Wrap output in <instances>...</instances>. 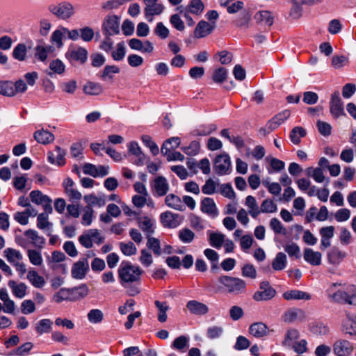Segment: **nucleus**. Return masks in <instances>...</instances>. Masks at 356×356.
<instances>
[{"mask_svg": "<svg viewBox=\"0 0 356 356\" xmlns=\"http://www.w3.org/2000/svg\"><path fill=\"white\" fill-rule=\"evenodd\" d=\"M353 350V345L347 340H337L333 345V351L337 356H348Z\"/></svg>", "mask_w": 356, "mask_h": 356, "instance_id": "obj_12", "label": "nucleus"}, {"mask_svg": "<svg viewBox=\"0 0 356 356\" xmlns=\"http://www.w3.org/2000/svg\"><path fill=\"white\" fill-rule=\"evenodd\" d=\"M0 300L3 302V311L6 313L13 314L15 310V305L9 297L5 289H0Z\"/></svg>", "mask_w": 356, "mask_h": 356, "instance_id": "obj_27", "label": "nucleus"}, {"mask_svg": "<svg viewBox=\"0 0 356 356\" xmlns=\"http://www.w3.org/2000/svg\"><path fill=\"white\" fill-rule=\"evenodd\" d=\"M51 325L52 322L49 319L40 320L35 326V330L40 334L49 332L51 329Z\"/></svg>", "mask_w": 356, "mask_h": 356, "instance_id": "obj_63", "label": "nucleus"}, {"mask_svg": "<svg viewBox=\"0 0 356 356\" xmlns=\"http://www.w3.org/2000/svg\"><path fill=\"white\" fill-rule=\"evenodd\" d=\"M282 319L286 323L302 322L306 319V314L301 309L292 308L284 314Z\"/></svg>", "mask_w": 356, "mask_h": 356, "instance_id": "obj_13", "label": "nucleus"}, {"mask_svg": "<svg viewBox=\"0 0 356 356\" xmlns=\"http://www.w3.org/2000/svg\"><path fill=\"white\" fill-rule=\"evenodd\" d=\"M53 224L49 221V217L47 213H40L38 216L37 227L40 229L51 231Z\"/></svg>", "mask_w": 356, "mask_h": 356, "instance_id": "obj_48", "label": "nucleus"}, {"mask_svg": "<svg viewBox=\"0 0 356 356\" xmlns=\"http://www.w3.org/2000/svg\"><path fill=\"white\" fill-rule=\"evenodd\" d=\"M178 236L181 242L190 243L194 240L195 234L191 229L184 228L179 230Z\"/></svg>", "mask_w": 356, "mask_h": 356, "instance_id": "obj_53", "label": "nucleus"}, {"mask_svg": "<svg viewBox=\"0 0 356 356\" xmlns=\"http://www.w3.org/2000/svg\"><path fill=\"white\" fill-rule=\"evenodd\" d=\"M227 292L232 295H239L245 292L246 283L244 280L234 277L222 275L218 279Z\"/></svg>", "mask_w": 356, "mask_h": 356, "instance_id": "obj_2", "label": "nucleus"}, {"mask_svg": "<svg viewBox=\"0 0 356 356\" xmlns=\"http://www.w3.org/2000/svg\"><path fill=\"white\" fill-rule=\"evenodd\" d=\"M138 227L145 233L146 236L154 232L153 223L148 217H143L138 220Z\"/></svg>", "mask_w": 356, "mask_h": 356, "instance_id": "obj_49", "label": "nucleus"}, {"mask_svg": "<svg viewBox=\"0 0 356 356\" xmlns=\"http://www.w3.org/2000/svg\"><path fill=\"white\" fill-rule=\"evenodd\" d=\"M181 139L179 137H172L163 143L161 146V152L166 156L168 161L184 160V156L179 152H172L171 149H175L180 145Z\"/></svg>", "mask_w": 356, "mask_h": 356, "instance_id": "obj_3", "label": "nucleus"}, {"mask_svg": "<svg viewBox=\"0 0 356 356\" xmlns=\"http://www.w3.org/2000/svg\"><path fill=\"white\" fill-rule=\"evenodd\" d=\"M215 24H211L206 21L201 20L197 24L194 30V38H202L209 35L214 29Z\"/></svg>", "mask_w": 356, "mask_h": 356, "instance_id": "obj_16", "label": "nucleus"}, {"mask_svg": "<svg viewBox=\"0 0 356 356\" xmlns=\"http://www.w3.org/2000/svg\"><path fill=\"white\" fill-rule=\"evenodd\" d=\"M83 92L88 95H99L103 92L102 86L97 83L88 82L83 86Z\"/></svg>", "mask_w": 356, "mask_h": 356, "instance_id": "obj_42", "label": "nucleus"}, {"mask_svg": "<svg viewBox=\"0 0 356 356\" xmlns=\"http://www.w3.org/2000/svg\"><path fill=\"white\" fill-rule=\"evenodd\" d=\"M119 245L121 252L126 256H132L137 252V248L131 241L127 243L121 242Z\"/></svg>", "mask_w": 356, "mask_h": 356, "instance_id": "obj_56", "label": "nucleus"}, {"mask_svg": "<svg viewBox=\"0 0 356 356\" xmlns=\"http://www.w3.org/2000/svg\"><path fill=\"white\" fill-rule=\"evenodd\" d=\"M8 286L11 289L13 295L18 298L22 299L26 294L27 286L24 283H17L14 280H10Z\"/></svg>", "mask_w": 356, "mask_h": 356, "instance_id": "obj_29", "label": "nucleus"}, {"mask_svg": "<svg viewBox=\"0 0 356 356\" xmlns=\"http://www.w3.org/2000/svg\"><path fill=\"white\" fill-rule=\"evenodd\" d=\"M127 147L129 152L137 158L134 161V163L137 165H143L145 164L146 157L145 155L143 153L138 143L131 141L129 143Z\"/></svg>", "mask_w": 356, "mask_h": 356, "instance_id": "obj_20", "label": "nucleus"}, {"mask_svg": "<svg viewBox=\"0 0 356 356\" xmlns=\"http://www.w3.org/2000/svg\"><path fill=\"white\" fill-rule=\"evenodd\" d=\"M204 8V3L201 0H191L185 10L186 12L198 15L203 12Z\"/></svg>", "mask_w": 356, "mask_h": 356, "instance_id": "obj_43", "label": "nucleus"}, {"mask_svg": "<svg viewBox=\"0 0 356 356\" xmlns=\"http://www.w3.org/2000/svg\"><path fill=\"white\" fill-rule=\"evenodd\" d=\"M158 1L159 0H143L145 6L144 13L148 22H152L154 15H161L165 9L164 6Z\"/></svg>", "mask_w": 356, "mask_h": 356, "instance_id": "obj_8", "label": "nucleus"}, {"mask_svg": "<svg viewBox=\"0 0 356 356\" xmlns=\"http://www.w3.org/2000/svg\"><path fill=\"white\" fill-rule=\"evenodd\" d=\"M27 256L31 264L34 266H41L43 263L41 252L38 250H28Z\"/></svg>", "mask_w": 356, "mask_h": 356, "instance_id": "obj_47", "label": "nucleus"}, {"mask_svg": "<svg viewBox=\"0 0 356 356\" xmlns=\"http://www.w3.org/2000/svg\"><path fill=\"white\" fill-rule=\"evenodd\" d=\"M147 248H149L150 250H152L156 255L159 256L161 254V250L159 240L156 238L151 237L150 235L147 236Z\"/></svg>", "mask_w": 356, "mask_h": 356, "instance_id": "obj_59", "label": "nucleus"}, {"mask_svg": "<svg viewBox=\"0 0 356 356\" xmlns=\"http://www.w3.org/2000/svg\"><path fill=\"white\" fill-rule=\"evenodd\" d=\"M304 259L313 266H318L321 263V254L310 248L304 250Z\"/></svg>", "mask_w": 356, "mask_h": 356, "instance_id": "obj_30", "label": "nucleus"}, {"mask_svg": "<svg viewBox=\"0 0 356 356\" xmlns=\"http://www.w3.org/2000/svg\"><path fill=\"white\" fill-rule=\"evenodd\" d=\"M245 204L248 209V213L252 218H256L261 213L260 208L258 206L256 199L253 196H247Z\"/></svg>", "mask_w": 356, "mask_h": 356, "instance_id": "obj_31", "label": "nucleus"}, {"mask_svg": "<svg viewBox=\"0 0 356 356\" xmlns=\"http://www.w3.org/2000/svg\"><path fill=\"white\" fill-rule=\"evenodd\" d=\"M71 301H76L86 298L89 293V288L86 284L69 289Z\"/></svg>", "mask_w": 356, "mask_h": 356, "instance_id": "obj_22", "label": "nucleus"}, {"mask_svg": "<svg viewBox=\"0 0 356 356\" xmlns=\"http://www.w3.org/2000/svg\"><path fill=\"white\" fill-rule=\"evenodd\" d=\"M179 215L173 213L171 211H165L162 213L160 216V219L162 225L165 227L175 228L179 225L178 220Z\"/></svg>", "mask_w": 356, "mask_h": 356, "instance_id": "obj_18", "label": "nucleus"}, {"mask_svg": "<svg viewBox=\"0 0 356 356\" xmlns=\"http://www.w3.org/2000/svg\"><path fill=\"white\" fill-rule=\"evenodd\" d=\"M225 235L220 232H210L209 243L212 247L219 249L225 242Z\"/></svg>", "mask_w": 356, "mask_h": 356, "instance_id": "obj_45", "label": "nucleus"}, {"mask_svg": "<svg viewBox=\"0 0 356 356\" xmlns=\"http://www.w3.org/2000/svg\"><path fill=\"white\" fill-rule=\"evenodd\" d=\"M48 10L59 19L67 20L75 13L73 5L68 1H62L58 4H51Z\"/></svg>", "mask_w": 356, "mask_h": 356, "instance_id": "obj_4", "label": "nucleus"}, {"mask_svg": "<svg viewBox=\"0 0 356 356\" xmlns=\"http://www.w3.org/2000/svg\"><path fill=\"white\" fill-rule=\"evenodd\" d=\"M66 152L59 146H56L53 152L48 153V161L52 164L58 166L65 165Z\"/></svg>", "mask_w": 356, "mask_h": 356, "instance_id": "obj_15", "label": "nucleus"}, {"mask_svg": "<svg viewBox=\"0 0 356 356\" xmlns=\"http://www.w3.org/2000/svg\"><path fill=\"white\" fill-rule=\"evenodd\" d=\"M342 329L346 334L356 335V316L353 318L347 315V319L343 322Z\"/></svg>", "mask_w": 356, "mask_h": 356, "instance_id": "obj_38", "label": "nucleus"}, {"mask_svg": "<svg viewBox=\"0 0 356 356\" xmlns=\"http://www.w3.org/2000/svg\"><path fill=\"white\" fill-rule=\"evenodd\" d=\"M24 236L27 237L31 243L35 248L40 249L43 248L45 239L40 236L37 231L29 229L24 232Z\"/></svg>", "mask_w": 356, "mask_h": 356, "instance_id": "obj_26", "label": "nucleus"}, {"mask_svg": "<svg viewBox=\"0 0 356 356\" xmlns=\"http://www.w3.org/2000/svg\"><path fill=\"white\" fill-rule=\"evenodd\" d=\"M287 263L286 256L283 252H278L272 263V267L275 270L284 269Z\"/></svg>", "mask_w": 356, "mask_h": 356, "instance_id": "obj_44", "label": "nucleus"}, {"mask_svg": "<svg viewBox=\"0 0 356 356\" xmlns=\"http://www.w3.org/2000/svg\"><path fill=\"white\" fill-rule=\"evenodd\" d=\"M102 31L106 36L120 33V18L115 15H107L102 22Z\"/></svg>", "mask_w": 356, "mask_h": 356, "instance_id": "obj_7", "label": "nucleus"}, {"mask_svg": "<svg viewBox=\"0 0 356 356\" xmlns=\"http://www.w3.org/2000/svg\"><path fill=\"white\" fill-rule=\"evenodd\" d=\"M27 49L24 44H18L13 49V56L19 61H24L26 58Z\"/></svg>", "mask_w": 356, "mask_h": 356, "instance_id": "obj_54", "label": "nucleus"}, {"mask_svg": "<svg viewBox=\"0 0 356 356\" xmlns=\"http://www.w3.org/2000/svg\"><path fill=\"white\" fill-rule=\"evenodd\" d=\"M15 88L14 83L9 81H0V95L6 97H13Z\"/></svg>", "mask_w": 356, "mask_h": 356, "instance_id": "obj_50", "label": "nucleus"}, {"mask_svg": "<svg viewBox=\"0 0 356 356\" xmlns=\"http://www.w3.org/2000/svg\"><path fill=\"white\" fill-rule=\"evenodd\" d=\"M3 254L7 260L13 266L19 262L23 258L21 252L13 248H6L3 251Z\"/></svg>", "mask_w": 356, "mask_h": 356, "instance_id": "obj_37", "label": "nucleus"}, {"mask_svg": "<svg viewBox=\"0 0 356 356\" xmlns=\"http://www.w3.org/2000/svg\"><path fill=\"white\" fill-rule=\"evenodd\" d=\"M283 297L286 300L311 299V296L309 293L299 290H291L286 291L284 293Z\"/></svg>", "mask_w": 356, "mask_h": 356, "instance_id": "obj_33", "label": "nucleus"}, {"mask_svg": "<svg viewBox=\"0 0 356 356\" xmlns=\"http://www.w3.org/2000/svg\"><path fill=\"white\" fill-rule=\"evenodd\" d=\"M224 332V329L222 326L218 325H210L207 329L206 336L211 340L220 339Z\"/></svg>", "mask_w": 356, "mask_h": 356, "instance_id": "obj_40", "label": "nucleus"}, {"mask_svg": "<svg viewBox=\"0 0 356 356\" xmlns=\"http://www.w3.org/2000/svg\"><path fill=\"white\" fill-rule=\"evenodd\" d=\"M204 254L205 257L211 262V269H217L219 258L218 254L215 250L209 248L204 250Z\"/></svg>", "mask_w": 356, "mask_h": 356, "instance_id": "obj_64", "label": "nucleus"}, {"mask_svg": "<svg viewBox=\"0 0 356 356\" xmlns=\"http://www.w3.org/2000/svg\"><path fill=\"white\" fill-rule=\"evenodd\" d=\"M330 111L334 118H339L345 115L343 103L340 98L339 92L338 91L334 92L331 95Z\"/></svg>", "mask_w": 356, "mask_h": 356, "instance_id": "obj_11", "label": "nucleus"}, {"mask_svg": "<svg viewBox=\"0 0 356 356\" xmlns=\"http://www.w3.org/2000/svg\"><path fill=\"white\" fill-rule=\"evenodd\" d=\"M53 49L51 46H40L38 45L35 48V57L40 61H45L47 58L48 54Z\"/></svg>", "mask_w": 356, "mask_h": 356, "instance_id": "obj_52", "label": "nucleus"}, {"mask_svg": "<svg viewBox=\"0 0 356 356\" xmlns=\"http://www.w3.org/2000/svg\"><path fill=\"white\" fill-rule=\"evenodd\" d=\"M201 211L213 216H216L218 213L213 200L210 197H205L202 200Z\"/></svg>", "mask_w": 356, "mask_h": 356, "instance_id": "obj_28", "label": "nucleus"}, {"mask_svg": "<svg viewBox=\"0 0 356 356\" xmlns=\"http://www.w3.org/2000/svg\"><path fill=\"white\" fill-rule=\"evenodd\" d=\"M70 293L69 289L62 288L54 295L53 300L57 303H60L64 300L71 301Z\"/></svg>", "mask_w": 356, "mask_h": 356, "instance_id": "obj_62", "label": "nucleus"}, {"mask_svg": "<svg viewBox=\"0 0 356 356\" xmlns=\"http://www.w3.org/2000/svg\"><path fill=\"white\" fill-rule=\"evenodd\" d=\"M63 29L64 27L61 26L55 30L51 35V42L55 44L58 49L63 46V38L65 35Z\"/></svg>", "mask_w": 356, "mask_h": 356, "instance_id": "obj_46", "label": "nucleus"}, {"mask_svg": "<svg viewBox=\"0 0 356 356\" xmlns=\"http://www.w3.org/2000/svg\"><path fill=\"white\" fill-rule=\"evenodd\" d=\"M269 330L267 325L261 322L254 323L249 327V332L256 338H261L267 336Z\"/></svg>", "mask_w": 356, "mask_h": 356, "instance_id": "obj_23", "label": "nucleus"}, {"mask_svg": "<svg viewBox=\"0 0 356 356\" xmlns=\"http://www.w3.org/2000/svg\"><path fill=\"white\" fill-rule=\"evenodd\" d=\"M87 317L91 323L97 324L103 321L104 314L100 309H93L88 313Z\"/></svg>", "mask_w": 356, "mask_h": 356, "instance_id": "obj_57", "label": "nucleus"}, {"mask_svg": "<svg viewBox=\"0 0 356 356\" xmlns=\"http://www.w3.org/2000/svg\"><path fill=\"white\" fill-rule=\"evenodd\" d=\"M259 288L260 291L255 292L253 295V299L256 301H266L275 296L276 291L270 286L268 282H261Z\"/></svg>", "mask_w": 356, "mask_h": 356, "instance_id": "obj_10", "label": "nucleus"}, {"mask_svg": "<svg viewBox=\"0 0 356 356\" xmlns=\"http://www.w3.org/2000/svg\"><path fill=\"white\" fill-rule=\"evenodd\" d=\"M165 202L168 207L172 209L179 211H184L186 209L181 198L175 194L168 195L165 198Z\"/></svg>", "mask_w": 356, "mask_h": 356, "instance_id": "obj_25", "label": "nucleus"}, {"mask_svg": "<svg viewBox=\"0 0 356 356\" xmlns=\"http://www.w3.org/2000/svg\"><path fill=\"white\" fill-rule=\"evenodd\" d=\"M330 297L336 302L356 305V288L354 286H349L346 289L338 290Z\"/></svg>", "mask_w": 356, "mask_h": 356, "instance_id": "obj_5", "label": "nucleus"}, {"mask_svg": "<svg viewBox=\"0 0 356 356\" xmlns=\"http://www.w3.org/2000/svg\"><path fill=\"white\" fill-rule=\"evenodd\" d=\"M152 187L159 196L165 195L170 188L167 179L163 176H159L154 179Z\"/></svg>", "mask_w": 356, "mask_h": 356, "instance_id": "obj_24", "label": "nucleus"}, {"mask_svg": "<svg viewBox=\"0 0 356 356\" xmlns=\"http://www.w3.org/2000/svg\"><path fill=\"white\" fill-rule=\"evenodd\" d=\"M104 236L97 229H88L79 237V243L86 248H91L93 243L99 245L104 241Z\"/></svg>", "mask_w": 356, "mask_h": 356, "instance_id": "obj_6", "label": "nucleus"}, {"mask_svg": "<svg viewBox=\"0 0 356 356\" xmlns=\"http://www.w3.org/2000/svg\"><path fill=\"white\" fill-rule=\"evenodd\" d=\"M33 137L35 140L41 144H48L54 140V136L49 131L44 129L36 131Z\"/></svg>", "mask_w": 356, "mask_h": 356, "instance_id": "obj_32", "label": "nucleus"}, {"mask_svg": "<svg viewBox=\"0 0 356 356\" xmlns=\"http://www.w3.org/2000/svg\"><path fill=\"white\" fill-rule=\"evenodd\" d=\"M277 210V204L270 199L264 200L260 207L261 213H275Z\"/></svg>", "mask_w": 356, "mask_h": 356, "instance_id": "obj_61", "label": "nucleus"}, {"mask_svg": "<svg viewBox=\"0 0 356 356\" xmlns=\"http://www.w3.org/2000/svg\"><path fill=\"white\" fill-rule=\"evenodd\" d=\"M89 269V264L86 260L79 261L73 264L72 276L77 280H82Z\"/></svg>", "mask_w": 356, "mask_h": 356, "instance_id": "obj_17", "label": "nucleus"}, {"mask_svg": "<svg viewBox=\"0 0 356 356\" xmlns=\"http://www.w3.org/2000/svg\"><path fill=\"white\" fill-rule=\"evenodd\" d=\"M291 115V112L289 110H284L281 113L276 115L272 120L269 122L270 127L272 129H276L279 125H280L282 122H284L286 119L289 118Z\"/></svg>", "mask_w": 356, "mask_h": 356, "instance_id": "obj_41", "label": "nucleus"}, {"mask_svg": "<svg viewBox=\"0 0 356 356\" xmlns=\"http://www.w3.org/2000/svg\"><path fill=\"white\" fill-rule=\"evenodd\" d=\"M186 308L191 314L195 316H204L209 312V307L197 300H190L186 303Z\"/></svg>", "mask_w": 356, "mask_h": 356, "instance_id": "obj_14", "label": "nucleus"}, {"mask_svg": "<svg viewBox=\"0 0 356 356\" xmlns=\"http://www.w3.org/2000/svg\"><path fill=\"white\" fill-rule=\"evenodd\" d=\"M65 70V65L59 59L53 60L49 67V70H47V74L52 76L53 74H62L64 73Z\"/></svg>", "mask_w": 356, "mask_h": 356, "instance_id": "obj_36", "label": "nucleus"}, {"mask_svg": "<svg viewBox=\"0 0 356 356\" xmlns=\"http://www.w3.org/2000/svg\"><path fill=\"white\" fill-rule=\"evenodd\" d=\"M231 168L230 158L228 154L217 156L214 160L213 169L216 174L223 175L228 174Z\"/></svg>", "mask_w": 356, "mask_h": 356, "instance_id": "obj_9", "label": "nucleus"}, {"mask_svg": "<svg viewBox=\"0 0 356 356\" xmlns=\"http://www.w3.org/2000/svg\"><path fill=\"white\" fill-rule=\"evenodd\" d=\"M143 272L138 266L130 263L122 264L118 268V277L121 285L127 287L129 284L139 282Z\"/></svg>", "mask_w": 356, "mask_h": 356, "instance_id": "obj_1", "label": "nucleus"}, {"mask_svg": "<svg viewBox=\"0 0 356 356\" xmlns=\"http://www.w3.org/2000/svg\"><path fill=\"white\" fill-rule=\"evenodd\" d=\"M306 135L305 130L301 127L293 128L290 134V138L293 143L297 145L300 142V138Z\"/></svg>", "mask_w": 356, "mask_h": 356, "instance_id": "obj_60", "label": "nucleus"}, {"mask_svg": "<svg viewBox=\"0 0 356 356\" xmlns=\"http://www.w3.org/2000/svg\"><path fill=\"white\" fill-rule=\"evenodd\" d=\"M67 58L84 63L88 58V51L83 47H76L70 49L66 54Z\"/></svg>", "mask_w": 356, "mask_h": 356, "instance_id": "obj_21", "label": "nucleus"}, {"mask_svg": "<svg viewBox=\"0 0 356 356\" xmlns=\"http://www.w3.org/2000/svg\"><path fill=\"white\" fill-rule=\"evenodd\" d=\"M189 346V338L181 335L177 337L172 343L171 347L179 352L184 353Z\"/></svg>", "mask_w": 356, "mask_h": 356, "instance_id": "obj_35", "label": "nucleus"}, {"mask_svg": "<svg viewBox=\"0 0 356 356\" xmlns=\"http://www.w3.org/2000/svg\"><path fill=\"white\" fill-rule=\"evenodd\" d=\"M346 256V254L338 248H333L327 255L332 264H339Z\"/></svg>", "mask_w": 356, "mask_h": 356, "instance_id": "obj_55", "label": "nucleus"}, {"mask_svg": "<svg viewBox=\"0 0 356 356\" xmlns=\"http://www.w3.org/2000/svg\"><path fill=\"white\" fill-rule=\"evenodd\" d=\"M254 19L258 24L264 27L271 26L274 22V17L268 10L257 12L254 15Z\"/></svg>", "mask_w": 356, "mask_h": 356, "instance_id": "obj_19", "label": "nucleus"}, {"mask_svg": "<svg viewBox=\"0 0 356 356\" xmlns=\"http://www.w3.org/2000/svg\"><path fill=\"white\" fill-rule=\"evenodd\" d=\"M85 202L88 204L87 207L98 206L102 207L105 205L106 202L103 197H97L94 194L86 195L83 197Z\"/></svg>", "mask_w": 356, "mask_h": 356, "instance_id": "obj_51", "label": "nucleus"}, {"mask_svg": "<svg viewBox=\"0 0 356 356\" xmlns=\"http://www.w3.org/2000/svg\"><path fill=\"white\" fill-rule=\"evenodd\" d=\"M299 338V332L296 329H289L286 334L285 339L283 341L284 346H292Z\"/></svg>", "mask_w": 356, "mask_h": 356, "instance_id": "obj_58", "label": "nucleus"}, {"mask_svg": "<svg viewBox=\"0 0 356 356\" xmlns=\"http://www.w3.org/2000/svg\"><path fill=\"white\" fill-rule=\"evenodd\" d=\"M26 277L31 284L35 288H42L45 284L44 279L35 270H29L27 273Z\"/></svg>", "mask_w": 356, "mask_h": 356, "instance_id": "obj_34", "label": "nucleus"}, {"mask_svg": "<svg viewBox=\"0 0 356 356\" xmlns=\"http://www.w3.org/2000/svg\"><path fill=\"white\" fill-rule=\"evenodd\" d=\"M156 307L158 309V321L161 323H164L167 321V312L169 309V306L166 302H161L156 300L154 302Z\"/></svg>", "mask_w": 356, "mask_h": 356, "instance_id": "obj_39", "label": "nucleus"}]
</instances>
